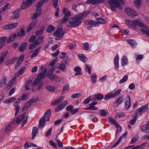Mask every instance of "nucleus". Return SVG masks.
Here are the masks:
<instances>
[{
    "instance_id": "10",
    "label": "nucleus",
    "mask_w": 149,
    "mask_h": 149,
    "mask_svg": "<svg viewBox=\"0 0 149 149\" xmlns=\"http://www.w3.org/2000/svg\"><path fill=\"white\" fill-rule=\"evenodd\" d=\"M141 130L144 133L149 132V122L147 123L146 124L142 125L141 126Z\"/></svg>"
},
{
    "instance_id": "60",
    "label": "nucleus",
    "mask_w": 149,
    "mask_h": 149,
    "mask_svg": "<svg viewBox=\"0 0 149 149\" xmlns=\"http://www.w3.org/2000/svg\"><path fill=\"white\" fill-rule=\"evenodd\" d=\"M14 17L13 18H17L19 16V11L17 10H15L13 13Z\"/></svg>"
},
{
    "instance_id": "33",
    "label": "nucleus",
    "mask_w": 149,
    "mask_h": 149,
    "mask_svg": "<svg viewBox=\"0 0 149 149\" xmlns=\"http://www.w3.org/2000/svg\"><path fill=\"white\" fill-rule=\"evenodd\" d=\"M49 79L52 80L57 82H59L60 81V78L54 74L52 75V76L49 77Z\"/></svg>"
},
{
    "instance_id": "47",
    "label": "nucleus",
    "mask_w": 149,
    "mask_h": 149,
    "mask_svg": "<svg viewBox=\"0 0 149 149\" xmlns=\"http://www.w3.org/2000/svg\"><path fill=\"white\" fill-rule=\"evenodd\" d=\"M113 97H114L113 95V93H111L106 95L104 97V99L106 100H107Z\"/></svg>"
},
{
    "instance_id": "24",
    "label": "nucleus",
    "mask_w": 149,
    "mask_h": 149,
    "mask_svg": "<svg viewBox=\"0 0 149 149\" xmlns=\"http://www.w3.org/2000/svg\"><path fill=\"white\" fill-rule=\"evenodd\" d=\"M127 97L129 99L128 100L126 101L125 102V108L126 109H128L131 106V98L130 96L128 95L127 96Z\"/></svg>"
},
{
    "instance_id": "57",
    "label": "nucleus",
    "mask_w": 149,
    "mask_h": 149,
    "mask_svg": "<svg viewBox=\"0 0 149 149\" xmlns=\"http://www.w3.org/2000/svg\"><path fill=\"white\" fill-rule=\"evenodd\" d=\"M15 100L16 98L15 97H12L9 98L8 100H5L3 102L4 103L8 104L15 101Z\"/></svg>"
},
{
    "instance_id": "21",
    "label": "nucleus",
    "mask_w": 149,
    "mask_h": 149,
    "mask_svg": "<svg viewBox=\"0 0 149 149\" xmlns=\"http://www.w3.org/2000/svg\"><path fill=\"white\" fill-rule=\"evenodd\" d=\"M121 63L123 66L127 65L128 63V60L127 57L125 56H123L121 60Z\"/></svg>"
},
{
    "instance_id": "39",
    "label": "nucleus",
    "mask_w": 149,
    "mask_h": 149,
    "mask_svg": "<svg viewBox=\"0 0 149 149\" xmlns=\"http://www.w3.org/2000/svg\"><path fill=\"white\" fill-rule=\"evenodd\" d=\"M44 37L41 36L37 39L35 41V43L37 45L41 44L43 41Z\"/></svg>"
},
{
    "instance_id": "50",
    "label": "nucleus",
    "mask_w": 149,
    "mask_h": 149,
    "mask_svg": "<svg viewBox=\"0 0 149 149\" xmlns=\"http://www.w3.org/2000/svg\"><path fill=\"white\" fill-rule=\"evenodd\" d=\"M41 81L40 79L37 78H36L34 81L32 83V86H35L38 84Z\"/></svg>"
},
{
    "instance_id": "14",
    "label": "nucleus",
    "mask_w": 149,
    "mask_h": 149,
    "mask_svg": "<svg viewBox=\"0 0 149 149\" xmlns=\"http://www.w3.org/2000/svg\"><path fill=\"white\" fill-rule=\"evenodd\" d=\"M85 23L87 25H91L92 26H97L98 25L99 23L95 21H93L92 20L89 19L87 20L85 22Z\"/></svg>"
},
{
    "instance_id": "1",
    "label": "nucleus",
    "mask_w": 149,
    "mask_h": 149,
    "mask_svg": "<svg viewBox=\"0 0 149 149\" xmlns=\"http://www.w3.org/2000/svg\"><path fill=\"white\" fill-rule=\"evenodd\" d=\"M91 12L87 11L80 14L77 15L75 17L70 18L68 24V27H75L79 26L81 23L82 19L89 15Z\"/></svg>"
},
{
    "instance_id": "48",
    "label": "nucleus",
    "mask_w": 149,
    "mask_h": 149,
    "mask_svg": "<svg viewBox=\"0 0 149 149\" xmlns=\"http://www.w3.org/2000/svg\"><path fill=\"white\" fill-rule=\"evenodd\" d=\"M64 106L61 104L59 105H58L57 107L55 108V111L56 112H58L61 110H62L64 108Z\"/></svg>"
},
{
    "instance_id": "30",
    "label": "nucleus",
    "mask_w": 149,
    "mask_h": 149,
    "mask_svg": "<svg viewBox=\"0 0 149 149\" xmlns=\"http://www.w3.org/2000/svg\"><path fill=\"white\" fill-rule=\"evenodd\" d=\"M92 66L87 64H86L84 67V69L85 71L90 74L91 73V69Z\"/></svg>"
},
{
    "instance_id": "53",
    "label": "nucleus",
    "mask_w": 149,
    "mask_h": 149,
    "mask_svg": "<svg viewBox=\"0 0 149 149\" xmlns=\"http://www.w3.org/2000/svg\"><path fill=\"white\" fill-rule=\"evenodd\" d=\"M128 79V76L127 75H125L123 78L121 79L119 82V83L120 84H122L123 83L127 81Z\"/></svg>"
},
{
    "instance_id": "56",
    "label": "nucleus",
    "mask_w": 149,
    "mask_h": 149,
    "mask_svg": "<svg viewBox=\"0 0 149 149\" xmlns=\"http://www.w3.org/2000/svg\"><path fill=\"white\" fill-rule=\"evenodd\" d=\"M97 19L98 21L99 24H104L107 22L105 19L102 18H97Z\"/></svg>"
},
{
    "instance_id": "46",
    "label": "nucleus",
    "mask_w": 149,
    "mask_h": 149,
    "mask_svg": "<svg viewBox=\"0 0 149 149\" xmlns=\"http://www.w3.org/2000/svg\"><path fill=\"white\" fill-rule=\"evenodd\" d=\"M25 33L24 29H21L17 32V36L21 37L25 35Z\"/></svg>"
},
{
    "instance_id": "62",
    "label": "nucleus",
    "mask_w": 149,
    "mask_h": 149,
    "mask_svg": "<svg viewBox=\"0 0 149 149\" xmlns=\"http://www.w3.org/2000/svg\"><path fill=\"white\" fill-rule=\"evenodd\" d=\"M81 96V94L80 93H77L73 94L71 96V98H78Z\"/></svg>"
},
{
    "instance_id": "9",
    "label": "nucleus",
    "mask_w": 149,
    "mask_h": 149,
    "mask_svg": "<svg viewBox=\"0 0 149 149\" xmlns=\"http://www.w3.org/2000/svg\"><path fill=\"white\" fill-rule=\"evenodd\" d=\"M66 65L64 63L61 62V63H57L56 66V68L58 69L62 70L63 72H65L66 71Z\"/></svg>"
},
{
    "instance_id": "7",
    "label": "nucleus",
    "mask_w": 149,
    "mask_h": 149,
    "mask_svg": "<svg viewBox=\"0 0 149 149\" xmlns=\"http://www.w3.org/2000/svg\"><path fill=\"white\" fill-rule=\"evenodd\" d=\"M33 0H24L21 7L22 9L27 8L31 6L33 3Z\"/></svg>"
},
{
    "instance_id": "34",
    "label": "nucleus",
    "mask_w": 149,
    "mask_h": 149,
    "mask_svg": "<svg viewBox=\"0 0 149 149\" xmlns=\"http://www.w3.org/2000/svg\"><path fill=\"white\" fill-rule=\"evenodd\" d=\"M7 37L6 36L3 37H1L0 41V48L3 46L5 44L6 40Z\"/></svg>"
},
{
    "instance_id": "17",
    "label": "nucleus",
    "mask_w": 149,
    "mask_h": 149,
    "mask_svg": "<svg viewBox=\"0 0 149 149\" xmlns=\"http://www.w3.org/2000/svg\"><path fill=\"white\" fill-rule=\"evenodd\" d=\"M51 109H49L45 113L44 116L43 117H45L46 121H48L49 120L51 113Z\"/></svg>"
},
{
    "instance_id": "58",
    "label": "nucleus",
    "mask_w": 149,
    "mask_h": 149,
    "mask_svg": "<svg viewBox=\"0 0 149 149\" xmlns=\"http://www.w3.org/2000/svg\"><path fill=\"white\" fill-rule=\"evenodd\" d=\"M31 104H30L28 101L23 108L22 111L23 112L24 111L26 110L29 107L31 106Z\"/></svg>"
},
{
    "instance_id": "11",
    "label": "nucleus",
    "mask_w": 149,
    "mask_h": 149,
    "mask_svg": "<svg viewBox=\"0 0 149 149\" xmlns=\"http://www.w3.org/2000/svg\"><path fill=\"white\" fill-rule=\"evenodd\" d=\"M105 1L104 0H87L86 3H91L93 5H96L100 3H102Z\"/></svg>"
},
{
    "instance_id": "45",
    "label": "nucleus",
    "mask_w": 149,
    "mask_h": 149,
    "mask_svg": "<svg viewBox=\"0 0 149 149\" xmlns=\"http://www.w3.org/2000/svg\"><path fill=\"white\" fill-rule=\"evenodd\" d=\"M45 29L44 26H42L39 31H37L36 33V36H39L41 35L44 32Z\"/></svg>"
},
{
    "instance_id": "16",
    "label": "nucleus",
    "mask_w": 149,
    "mask_h": 149,
    "mask_svg": "<svg viewBox=\"0 0 149 149\" xmlns=\"http://www.w3.org/2000/svg\"><path fill=\"white\" fill-rule=\"evenodd\" d=\"M42 11L41 9H39L36 10V12H35L33 15L31 17V19L32 20L36 19L38 17Z\"/></svg>"
},
{
    "instance_id": "51",
    "label": "nucleus",
    "mask_w": 149,
    "mask_h": 149,
    "mask_svg": "<svg viewBox=\"0 0 149 149\" xmlns=\"http://www.w3.org/2000/svg\"><path fill=\"white\" fill-rule=\"evenodd\" d=\"M45 88L47 90L52 92H54L55 90V88L51 85H47Z\"/></svg>"
},
{
    "instance_id": "49",
    "label": "nucleus",
    "mask_w": 149,
    "mask_h": 149,
    "mask_svg": "<svg viewBox=\"0 0 149 149\" xmlns=\"http://www.w3.org/2000/svg\"><path fill=\"white\" fill-rule=\"evenodd\" d=\"M94 96L98 100H100L103 99L104 98L103 95L100 93H97V94H95L94 95Z\"/></svg>"
},
{
    "instance_id": "42",
    "label": "nucleus",
    "mask_w": 149,
    "mask_h": 149,
    "mask_svg": "<svg viewBox=\"0 0 149 149\" xmlns=\"http://www.w3.org/2000/svg\"><path fill=\"white\" fill-rule=\"evenodd\" d=\"M78 56L80 60L83 62H86L87 60L86 57L83 54L78 55Z\"/></svg>"
},
{
    "instance_id": "61",
    "label": "nucleus",
    "mask_w": 149,
    "mask_h": 149,
    "mask_svg": "<svg viewBox=\"0 0 149 149\" xmlns=\"http://www.w3.org/2000/svg\"><path fill=\"white\" fill-rule=\"evenodd\" d=\"M69 18V17L65 16L63 19L61 20L60 22L62 24L66 23L67 22Z\"/></svg>"
},
{
    "instance_id": "18",
    "label": "nucleus",
    "mask_w": 149,
    "mask_h": 149,
    "mask_svg": "<svg viewBox=\"0 0 149 149\" xmlns=\"http://www.w3.org/2000/svg\"><path fill=\"white\" fill-rule=\"evenodd\" d=\"M47 71V69L46 68H45L44 71L39 74L37 78L40 79V80L41 79H44L46 74Z\"/></svg>"
},
{
    "instance_id": "44",
    "label": "nucleus",
    "mask_w": 149,
    "mask_h": 149,
    "mask_svg": "<svg viewBox=\"0 0 149 149\" xmlns=\"http://www.w3.org/2000/svg\"><path fill=\"white\" fill-rule=\"evenodd\" d=\"M100 114L102 116L104 117L108 114V111L106 109H102L100 111Z\"/></svg>"
},
{
    "instance_id": "26",
    "label": "nucleus",
    "mask_w": 149,
    "mask_h": 149,
    "mask_svg": "<svg viewBox=\"0 0 149 149\" xmlns=\"http://www.w3.org/2000/svg\"><path fill=\"white\" fill-rule=\"evenodd\" d=\"M127 43L130 45L133 48H134L137 45L136 41L132 39L128 40H127Z\"/></svg>"
},
{
    "instance_id": "15",
    "label": "nucleus",
    "mask_w": 149,
    "mask_h": 149,
    "mask_svg": "<svg viewBox=\"0 0 149 149\" xmlns=\"http://www.w3.org/2000/svg\"><path fill=\"white\" fill-rule=\"evenodd\" d=\"M38 22V20L33 21L29 25L28 28L27 30V31L29 32L36 25Z\"/></svg>"
},
{
    "instance_id": "37",
    "label": "nucleus",
    "mask_w": 149,
    "mask_h": 149,
    "mask_svg": "<svg viewBox=\"0 0 149 149\" xmlns=\"http://www.w3.org/2000/svg\"><path fill=\"white\" fill-rule=\"evenodd\" d=\"M27 43L26 42L23 43L22 44L19 46V50L21 52H22L24 51L26 47Z\"/></svg>"
},
{
    "instance_id": "4",
    "label": "nucleus",
    "mask_w": 149,
    "mask_h": 149,
    "mask_svg": "<svg viewBox=\"0 0 149 149\" xmlns=\"http://www.w3.org/2000/svg\"><path fill=\"white\" fill-rule=\"evenodd\" d=\"M64 31L63 30V27L61 25L58 26L57 31L54 33L55 36V39L57 40H60L62 38L64 35Z\"/></svg>"
},
{
    "instance_id": "8",
    "label": "nucleus",
    "mask_w": 149,
    "mask_h": 149,
    "mask_svg": "<svg viewBox=\"0 0 149 149\" xmlns=\"http://www.w3.org/2000/svg\"><path fill=\"white\" fill-rule=\"evenodd\" d=\"M20 102V99H18L17 101L15 102L14 105L15 108V116H16L18 113L20 108V106L19 103Z\"/></svg>"
},
{
    "instance_id": "64",
    "label": "nucleus",
    "mask_w": 149,
    "mask_h": 149,
    "mask_svg": "<svg viewBox=\"0 0 149 149\" xmlns=\"http://www.w3.org/2000/svg\"><path fill=\"white\" fill-rule=\"evenodd\" d=\"M146 143H144L141 144L140 146H136L137 149H143L146 146Z\"/></svg>"
},
{
    "instance_id": "31",
    "label": "nucleus",
    "mask_w": 149,
    "mask_h": 149,
    "mask_svg": "<svg viewBox=\"0 0 149 149\" xmlns=\"http://www.w3.org/2000/svg\"><path fill=\"white\" fill-rule=\"evenodd\" d=\"M63 14L65 15V16L70 17L71 15L70 11L68 10L66 8H63Z\"/></svg>"
},
{
    "instance_id": "19",
    "label": "nucleus",
    "mask_w": 149,
    "mask_h": 149,
    "mask_svg": "<svg viewBox=\"0 0 149 149\" xmlns=\"http://www.w3.org/2000/svg\"><path fill=\"white\" fill-rule=\"evenodd\" d=\"M17 58L14 57L12 58L9 59L6 63V65L7 66H9L13 63H14L17 61Z\"/></svg>"
},
{
    "instance_id": "5",
    "label": "nucleus",
    "mask_w": 149,
    "mask_h": 149,
    "mask_svg": "<svg viewBox=\"0 0 149 149\" xmlns=\"http://www.w3.org/2000/svg\"><path fill=\"white\" fill-rule=\"evenodd\" d=\"M148 105L146 104L145 105L142 106L138 110L135 111V113L138 116V115H141L144 112L147 111L148 108Z\"/></svg>"
},
{
    "instance_id": "40",
    "label": "nucleus",
    "mask_w": 149,
    "mask_h": 149,
    "mask_svg": "<svg viewBox=\"0 0 149 149\" xmlns=\"http://www.w3.org/2000/svg\"><path fill=\"white\" fill-rule=\"evenodd\" d=\"M17 36L15 33H13L11 36L8 39L7 42L9 43L11 42L14 40L16 38Z\"/></svg>"
},
{
    "instance_id": "13",
    "label": "nucleus",
    "mask_w": 149,
    "mask_h": 149,
    "mask_svg": "<svg viewBox=\"0 0 149 149\" xmlns=\"http://www.w3.org/2000/svg\"><path fill=\"white\" fill-rule=\"evenodd\" d=\"M64 99L63 96H61L58 98L54 100L51 103L52 106L56 105L60 103Z\"/></svg>"
},
{
    "instance_id": "22",
    "label": "nucleus",
    "mask_w": 149,
    "mask_h": 149,
    "mask_svg": "<svg viewBox=\"0 0 149 149\" xmlns=\"http://www.w3.org/2000/svg\"><path fill=\"white\" fill-rule=\"evenodd\" d=\"M119 57L118 54H117L115 57L114 59V65L115 67L116 70L119 68Z\"/></svg>"
},
{
    "instance_id": "54",
    "label": "nucleus",
    "mask_w": 149,
    "mask_h": 149,
    "mask_svg": "<svg viewBox=\"0 0 149 149\" xmlns=\"http://www.w3.org/2000/svg\"><path fill=\"white\" fill-rule=\"evenodd\" d=\"M139 138V135L138 134L136 135L132 139L131 141V144H133Z\"/></svg>"
},
{
    "instance_id": "29",
    "label": "nucleus",
    "mask_w": 149,
    "mask_h": 149,
    "mask_svg": "<svg viewBox=\"0 0 149 149\" xmlns=\"http://www.w3.org/2000/svg\"><path fill=\"white\" fill-rule=\"evenodd\" d=\"M16 81V78H13L11 79L8 82V86L7 88L8 89H9L11 87L15 84Z\"/></svg>"
},
{
    "instance_id": "20",
    "label": "nucleus",
    "mask_w": 149,
    "mask_h": 149,
    "mask_svg": "<svg viewBox=\"0 0 149 149\" xmlns=\"http://www.w3.org/2000/svg\"><path fill=\"white\" fill-rule=\"evenodd\" d=\"M7 78L6 76H3L2 79L0 80V87L2 88L6 84Z\"/></svg>"
},
{
    "instance_id": "32",
    "label": "nucleus",
    "mask_w": 149,
    "mask_h": 149,
    "mask_svg": "<svg viewBox=\"0 0 149 149\" xmlns=\"http://www.w3.org/2000/svg\"><path fill=\"white\" fill-rule=\"evenodd\" d=\"M8 52L6 51L3 53L0 58V64L5 59L8 54Z\"/></svg>"
},
{
    "instance_id": "63",
    "label": "nucleus",
    "mask_w": 149,
    "mask_h": 149,
    "mask_svg": "<svg viewBox=\"0 0 149 149\" xmlns=\"http://www.w3.org/2000/svg\"><path fill=\"white\" fill-rule=\"evenodd\" d=\"M43 2L42 1H40L38 3L37 5L36 9V10H38L39 9H41L40 8L42 6L43 4Z\"/></svg>"
},
{
    "instance_id": "12",
    "label": "nucleus",
    "mask_w": 149,
    "mask_h": 149,
    "mask_svg": "<svg viewBox=\"0 0 149 149\" xmlns=\"http://www.w3.org/2000/svg\"><path fill=\"white\" fill-rule=\"evenodd\" d=\"M127 135V131L124 133L123 136H120V137L118 141L114 144V145L113 146L111 147V148H113L117 146L120 143L122 139L125 138Z\"/></svg>"
},
{
    "instance_id": "27",
    "label": "nucleus",
    "mask_w": 149,
    "mask_h": 149,
    "mask_svg": "<svg viewBox=\"0 0 149 149\" xmlns=\"http://www.w3.org/2000/svg\"><path fill=\"white\" fill-rule=\"evenodd\" d=\"M124 101V99L122 97H118L116 101L114 103V105L116 107H117L119 105L121 104Z\"/></svg>"
},
{
    "instance_id": "55",
    "label": "nucleus",
    "mask_w": 149,
    "mask_h": 149,
    "mask_svg": "<svg viewBox=\"0 0 149 149\" xmlns=\"http://www.w3.org/2000/svg\"><path fill=\"white\" fill-rule=\"evenodd\" d=\"M13 125V124L12 123H10L6 127L5 129V131L6 132H10L11 130Z\"/></svg>"
},
{
    "instance_id": "2",
    "label": "nucleus",
    "mask_w": 149,
    "mask_h": 149,
    "mask_svg": "<svg viewBox=\"0 0 149 149\" xmlns=\"http://www.w3.org/2000/svg\"><path fill=\"white\" fill-rule=\"evenodd\" d=\"M108 2L111 6V9L112 11H116V7L118 8L121 9H123L120 4H124V0H109Z\"/></svg>"
},
{
    "instance_id": "43",
    "label": "nucleus",
    "mask_w": 149,
    "mask_h": 149,
    "mask_svg": "<svg viewBox=\"0 0 149 149\" xmlns=\"http://www.w3.org/2000/svg\"><path fill=\"white\" fill-rule=\"evenodd\" d=\"M142 0H135L134 5L136 7L139 8L141 6Z\"/></svg>"
},
{
    "instance_id": "41",
    "label": "nucleus",
    "mask_w": 149,
    "mask_h": 149,
    "mask_svg": "<svg viewBox=\"0 0 149 149\" xmlns=\"http://www.w3.org/2000/svg\"><path fill=\"white\" fill-rule=\"evenodd\" d=\"M41 47H39L37 48L31 55V58H32L38 55L39 51L41 49Z\"/></svg>"
},
{
    "instance_id": "36",
    "label": "nucleus",
    "mask_w": 149,
    "mask_h": 149,
    "mask_svg": "<svg viewBox=\"0 0 149 149\" xmlns=\"http://www.w3.org/2000/svg\"><path fill=\"white\" fill-rule=\"evenodd\" d=\"M134 116L133 118L131 120L130 122V124L131 125H134L136 122V120L137 119L138 116L137 114H136L135 113L133 114Z\"/></svg>"
},
{
    "instance_id": "6",
    "label": "nucleus",
    "mask_w": 149,
    "mask_h": 149,
    "mask_svg": "<svg viewBox=\"0 0 149 149\" xmlns=\"http://www.w3.org/2000/svg\"><path fill=\"white\" fill-rule=\"evenodd\" d=\"M125 12L127 15L132 17H134L137 15V13L132 9L130 8H126L125 10Z\"/></svg>"
},
{
    "instance_id": "59",
    "label": "nucleus",
    "mask_w": 149,
    "mask_h": 149,
    "mask_svg": "<svg viewBox=\"0 0 149 149\" xmlns=\"http://www.w3.org/2000/svg\"><path fill=\"white\" fill-rule=\"evenodd\" d=\"M18 24V22L13 23L9 24L10 29H12L15 28Z\"/></svg>"
},
{
    "instance_id": "28",
    "label": "nucleus",
    "mask_w": 149,
    "mask_h": 149,
    "mask_svg": "<svg viewBox=\"0 0 149 149\" xmlns=\"http://www.w3.org/2000/svg\"><path fill=\"white\" fill-rule=\"evenodd\" d=\"M38 132V129L36 127H33L32 129V139H34Z\"/></svg>"
},
{
    "instance_id": "3",
    "label": "nucleus",
    "mask_w": 149,
    "mask_h": 149,
    "mask_svg": "<svg viewBox=\"0 0 149 149\" xmlns=\"http://www.w3.org/2000/svg\"><path fill=\"white\" fill-rule=\"evenodd\" d=\"M125 22L127 25L132 27L134 29H136V26H138L141 27L145 28L146 29H148V27L146 26L145 24L141 22L139 20L137 19L133 21L125 19Z\"/></svg>"
},
{
    "instance_id": "23",
    "label": "nucleus",
    "mask_w": 149,
    "mask_h": 149,
    "mask_svg": "<svg viewBox=\"0 0 149 149\" xmlns=\"http://www.w3.org/2000/svg\"><path fill=\"white\" fill-rule=\"evenodd\" d=\"M45 117H42L39 121L38 127H43L46 124Z\"/></svg>"
},
{
    "instance_id": "25",
    "label": "nucleus",
    "mask_w": 149,
    "mask_h": 149,
    "mask_svg": "<svg viewBox=\"0 0 149 149\" xmlns=\"http://www.w3.org/2000/svg\"><path fill=\"white\" fill-rule=\"evenodd\" d=\"M26 115V113H24L23 114L18 117L16 119V122L17 124H19L24 119Z\"/></svg>"
},
{
    "instance_id": "52",
    "label": "nucleus",
    "mask_w": 149,
    "mask_h": 149,
    "mask_svg": "<svg viewBox=\"0 0 149 149\" xmlns=\"http://www.w3.org/2000/svg\"><path fill=\"white\" fill-rule=\"evenodd\" d=\"M92 80V82L93 83H95L96 81L97 76L96 74L95 73L91 76Z\"/></svg>"
},
{
    "instance_id": "35",
    "label": "nucleus",
    "mask_w": 149,
    "mask_h": 149,
    "mask_svg": "<svg viewBox=\"0 0 149 149\" xmlns=\"http://www.w3.org/2000/svg\"><path fill=\"white\" fill-rule=\"evenodd\" d=\"M55 27L52 25H49L46 31L47 33H51L53 32L55 30Z\"/></svg>"
},
{
    "instance_id": "38",
    "label": "nucleus",
    "mask_w": 149,
    "mask_h": 149,
    "mask_svg": "<svg viewBox=\"0 0 149 149\" xmlns=\"http://www.w3.org/2000/svg\"><path fill=\"white\" fill-rule=\"evenodd\" d=\"M97 104V102H94L90 105L89 106L91 108V110H96L98 109V108L97 107L95 106V105Z\"/></svg>"
}]
</instances>
